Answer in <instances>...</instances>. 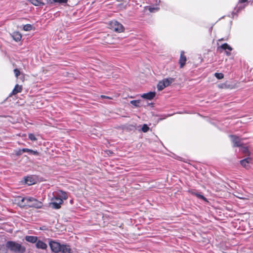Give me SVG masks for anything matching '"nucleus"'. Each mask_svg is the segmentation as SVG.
<instances>
[{"label":"nucleus","mask_w":253,"mask_h":253,"mask_svg":"<svg viewBox=\"0 0 253 253\" xmlns=\"http://www.w3.org/2000/svg\"><path fill=\"white\" fill-rule=\"evenodd\" d=\"M36 248L42 250H46L47 246V245L41 240L37 241L36 244Z\"/></svg>","instance_id":"12"},{"label":"nucleus","mask_w":253,"mask_h":253,"mask_svg":"<svg viewBox=\"0 0 253 253\" xmlns=\"http://www.w3.org/2000/svg\"><path fill=\"white\" fill-rule=\"evenodd\" d=\"M24 181L28 185H31L35 184V179L32 176H29L24 178Z\"/></svg>","instance_id":"13"},{"label":"nucleus","mask_w":253,"mask_h":253,"mask_svg":"<svg viewBox=\"0 0 253 253\" xmlns=\"http://www.w3.org/2000/svg\"><path fill=\"white\" fill-rule=\"evenodd\" d=\"M60 252L62 253H72L70 247L66 245H62Z\"/></svg>","instance_id":"15"},{"label":"nucleus","mask_w":253,"mask_h":253,"mask_svg":"<svg viewBox=\"0 0 253 253\" xmlns=\"http://www.w3.org/2000/svg\"><path fill=\"white\" fill-rule=\"evenodd\" d=\"M63 201L60 198H56L53 197L52 199V202L49 203L51 208L54 209H59L61 208V205Z\"/></svg>","instance_id":"4"},{"label":"nucleus","mask_w":253,"mask_h":253,"mask_svg":"<svg viewBox=\"0 0 253 253\" xmlns=\"http://www.w3.org/2000/svg\"><path fill=\"white\" fill-rule=\"evenodd\" d=\"M22 152H27L30 154L38 156L39 155V152L37 151H34L28 148H23L21 150Z\"/></svg>","instance_id":"17"},{"label":"nucleus","mask_w":253,"mask_h":253,"mask_svg":"<svg viewBox=\"0 0 253 253\" xmlns=\"http://www.w3.org/2000/svg\"><path fill=\"white\" fill-rule=\"evenodd\" d=\"M54 197L56 198H60L62 201L63 200H66L68 198V195L66 192H64L63 191H58Z\"/></svg>","instance_id":"9"},{"label":"nucleus","mask_w":253,"mask_h":253,"mask_svg":"<svg viewBox=\"0 0 253 253\" xmlns=\"http://www.w3.org/2000/svg\"><path fill=\"white\" fill-rule=\"evenodd\" d=\"M14 72L15 75L16 77H18V76H19L20 71L18 69H14Z\"/></svg>","instance_id":"32"},{"label":"nucleus","mask_w":253,"mask_h":253,"mask_svg":"<svg viewBox=\"0 0 253 253\" xmlns=\"http://www.w3.org/2000/svg\"><path fill=\"white\" fill-rule=\"evenodd\" d=\"M68 0H50V3H66Z\"/></svg>","instance_id":"24"},{"label":"nucleus","mask_w":253,"mask_h":253,"mask_svg":"<svg viewBox=\"0 0 253 253\" xmlns=\"http://www.w3.org/2000/svg\"><path fill=\"white\" fill-rule=\"evenodd\" d=\"M159 9V8L156 7H150L149 8V11L151 12H154L155 11H158Z\"/></svg>","instance_id":"31"},{"label":"nucleus","mask_w":253,"mask_h":253,"mask_svg":"<svg viewBox=\"0 0 253 253\" xmlns=\"http://www.w3.org/2000/svg\"><path fill=\"white\" fill-rule=\"evenodd\" d=\"M28 137L32 141H36L37 140L35 135L33 133L29 134Z\"/></svg>","instance_id":"30"},{"label":"nucleus","mask_w":253,"mask_h":253,"mask_svg":"<svg viewBox=\"0 0 253 253\" xmlns=\"http://www.w3.org/2000/svg\"><path fill=\"white\" fill-rule=\"evenodd\" d=\"M109 26L111 29L118 33L123 32L125 29L123 25L117 21H111L110 22Z\"/></svg>","instance_id":"3"},{"label":"nucleus","mask_w":253,"mask_h":253,"mask_svg":"<svg viewBox=\"0 0 253 253\" xmlns=\"http://www.w3.org/2000/svg\"><path fill=\"white\" fill-rule=\"evenodd\" d=\"M25 240L31 243H36L38 241V238L34 236H26L25 237Z\"/></svg>","instance_id":"16"},{"label":"nucleus","mask_w":253,"mask_h":253,"mask_svg":"<svg viewBox=\"0 0 253 253\" xmlns=\"http://www.w3.org/2000/svg\"><path fill=\"white\" fill-rule=\"evenodd\" d=\"M248 0H239V3H244V2H245L246 1H247Z\"/></svg>","instance_id":"35"},{"label":"nucleus","mask_w":253,"mask_h":253,"mask_svg":"<svg viewBox=\"0 0 253 253\" xmlns=\"http://www.w3.org/2000/svg\"><path fill=\"white\" fill-rule=\"evenodd\" d=\"M220 47L223 50L228 49L230 51L232 50V48L226 43L221 44Z\"/></svg>","instance_id":"22"},{"label":"nucleus","mask_w":253,"mask_h":253,"mask_svg":"<svg viewBox=\"0 0 253 253\" xmlns=\"http://www.w3.org/2000/svg\"><path fill=\"white\" fill-rule=\"evenodd\" d=\"M174 79L172 78L165 79L162 82L164 84L165 87L168 86L171 83L173 82Z\"/></svg>","instance_id":"20"},{"label":"nucleus","mask_w":253,"mask_h":253,"mask_svg":"<svg viewBox=\"0 0 253 253\" xmlns=\"http://www.w3.org/2000/svg\"><path fill=\"white\" fill-rule=\"evenodd\" d=\"M30 197H19L17 198V201L18 202V205L20 207H25L27 206V204L28 203L29 201L27 200V199H29Z\"/></svg>","instance_id":"6"},{"label":"nucleus","mask_w":253,"mask_h":253,"mask_svg":"<svg viewBox=\"0 0 253 253\" xmlns=\"http://www.w3.org/2000/svg\"><path fill=\"white\" fill-rule=\"evenodd\" d=\"M29 1L35 6L43 5L44 4L41 0H29Z\"/></svg>","instance_id":"21"},{"label":"nucleus","mask_w":253,"mask_h":253,"mask_svg":"<svg viewBox=\"0 0 253 253\" xmlns=\"http://www.w3.org/2000/svg\"><path fill=\"white\" fill-rule=\"evenodd\" d=\"M6 248L12 253H25L26 248L15 241H8L5 244Z\"/></svg>","instance_id":"1"},{"label":"nucleus","mask_w":253,"mask_h":253,"mask_svg":"<svg viewBox=\"0 0 253 253\" xmlns=\"http://www.w3.org/2000/svg\"><path fill=\"white\" fill-rule=\"evenodd\" d=\"M232 141L233 143V146L234 147H241L242 143L241 142V139L235 135H230Z\"/></svg>","instance_id":"7"},{"label":"nucleus","mask_w":253,"mask_h":253,"mask_svg":"<svg viewBox=\"0 0 253 253\" xmlns=\"http://www.w3.org/2000/svg\"><path fill=\"white\" fill-rule=\"evenodd\" d=\"M101 97L102 98H108V99H111V97H109V96H105V95H101Z\"/></svg>","instance_id":"34"},{"label":"nucleus","mask_w":253,"mask_h":253,"mask_svg":"<svg viewBox=\"0 0 253 253\" xmlns=\"http://www.w3.org/2000/svg\"><path fill=\"white\" fill-rule=\"evenodd\" d=\"M244 6H241V5H239L238 6V5H237L236 8L237 9V11L239 10L240 9H243L244 8Z\"/></svg>","instance_id":"33"},{"label":"nucleus","mask_w":253,"mask_h":253,"mask_svg":"<svg viewBox=\"0 0 253 253\" xmlns=\"http://www.w3.org/2000/svg\"><path fill=\"white\" fill-rule=\"evenodd\" d=\"M29 201L27 204V206L30 208H35L37 209H40L42 208L43 204L40 201H38L36 199L30 197L29 199H27Z\"/></svg>","instance_id":"2"},{"label":"nucleus","mask_w":253,"mask_h":253,"mask_svg":"<svg viewBox=\"0 0 253 253\" xmlns=\"http://www.w3.org/2000/svg\"><path fill=\"white\" fill-rule=\"evenodd\" d=\"M165 87L164 84L162 81L159 82L157 84V88L159 90H162Z\"/></svg>","instance_id":"25"},{"label":"nucleus","mask_w":253,"mask_h":253,"mask_svg":"<svg viewBox=\"0 0 253 253\" xmlns=\"http://www.w3.org/2000/svg\"><path fill=\"white\" fill-rule=\"evenodd\" d=\"M141 129L143 132H146L149 130V127L147 125L144 124L142 126Z\"/></svg>","instance_id":"29"},{"label":"nucleus","mask_w":253,"mask_h":253,"mask_svg":"<svg viewBox=\"0 0 253 253\" xmlns=\"http://www.w3.org/2000/svg\"><path fill=\"white\" fill-rule=\"evenodd\" d=\"M23 29L25 31H29L32 30V26L31 24H26L24 25Z\"/></svg>","instance_id":"26"},{"label":"nucleus","mask_w":253,"mask_h":253,"mask_svg":"<svg viewBox=\"0 0 253 253\" xmlns=\"http://www.w3.org/2000/svg\"><path fill=\"white\" fill-rule=\"evenodd\" d=\"M22 90V87L21 85H19L18 84H16L14 88H13L12 92L10 93L9 96L11 97L12 95H15L18 93L21 92Z\"/></svg>","instance_id":"11"},{"label":"nucleus","mask_w":253,"mask_h":253,"mask_svg":"<svg viewBox=\"0 0 253 253\" xmlns=\"http://www.w3.org/2000/svg\"><path fill=\"white\" fill-rule=\"evenodd\" d=\"M189 193H190L192 195L196 196L197 198L199 199H201L205 201H207V199L200 193L197 192L196 191L194 190H191L189 191Z\"/></svg>","instance_id":"14"},{"label":"nucleus","mask_w":253,"mask_h":253,"mask_svg":"<svg viewBox=\"0 0 253 253\" xmlns=\"http://www.w3.org/2000/svg\"><path fill=\"white\" fill-rule=\"evenodd\" d=\"M49 245L53 252L58 253L60 252L62 245L58 242L51 240L49 242Z\"/></svg>","instance_id":"5"},{"label":"nucleus","mask_w":253,"mask_h":253,"mask_svg":"<svg viewBox=\"0 0 253 253\" xmlns=\"http://www.w3.org/2000/svg\"><path fill=\"white\" fill-rule=\"evenodd\" d=\"M226 54L227 55L229 56V55H230L231 53L230 52H228V51H226Z\"/></svg>","instance_id":"36"},{"label":"nucleus","mask_w":253,"mask_h":253,"mask_svg":"<svg viewBox=\"0 0 253 253\" xmlns=\"http://www.w3.org/2000/svg\"><path fill=\"white\" fill-rule=\"evenodd\" d=\"M156 95L155 92L150 91L147 93H143L141 95V97L144 99L148 100L153 99Z\"/></svg>","instance_id":"8"},{"label":"nucleus","mask_w":253,"mask_h":253,"mask_svg":"<svg viewBox=\"0 0 253 253\" xmlns=\"http://www.w3.org/2000/svg\"><path fill=\"white\" fill-rule=\"evenodd\" d=\"M130 104L135 106V107H139L140 106V100H133L130 102Z\"/></svg>","instance_id":"23"},{"label":"nucleus","mask_w":253,"mask_h":253,"mask_svg":"<svg viewBox=\"0 0 253 253\" xmlns=\"http://www.w3.org/2000/svg\"><path fill=\"white\" fill-rule=\"evenodd\" d=\"M12 37L16 42H19L21 40L22 36L19 32H14L13 33Z\"/></svg>","instance_id":"19"},{"label":"nucleus","mask_w":253,"mask_h":253,"mask_svg":"<svg viewBox=\"0 0 253 253\" xmlns=\"http://www.w3.org/2000/svg\"><path fill=\"white\" fill-rule=\"evenodd\" d=\"M214 75L215 77L218 79H222L224 77L223 74L221 73H215Z\"/></svg>","instance_id":"28"},{"label":"nucleus","mask_w":253,"mask_h":253,"mask_svg":"<svg viewBox=\"0 0 253 253\" xmlns=\"http://www.w3.org/2000/svg\"><path fill=\"white\" fill-rule=\"evenodd\" d=\"M240 151L245 154L249 155V150L246 147H241Z\"/></svg>","instance_id":"27"},{"label":"nucleus","mask_w":253,"mask_h":253,"mask_svg":"<svg viewBox=\"0 0 253 253\" xmlns=\"http://www.w3.org/2000/svg\"><path fill=\"white\" fill-rule=\"evenodd\" d=\"M186 57L184 55V52L183 51H181L179 61L180 68H182L184 66L186 63Z\"/></svg>","instance_id":"10"},{"label":"nucleus","mask_w":253,"mask_h":253,"mask_svg":"<svg viewBox=\"0 0 253 253\" xmlns=\"http://www.w3.org/2000/svg\"><path fill=\"white\" fill-rule=\"evenodd\" d=\"M251 159L250 157H248L244 160H242L240 161V163L241 165H242L244 168H247L248 165L251 162Z\"/></svg>","instance_id":"18"}]
</instances>
